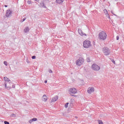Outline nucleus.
Masks as SVG:
<instances>
[{
	"mask_svg": "<svg viewBox=\"0 0 124 124\" xmlns=\"http://www.w3.org/2000/svg\"><path fill=\"white\" fill-rule=\"evenodd\" d=\"M87 62H91V59H88Z\"/></svg>",
	"mask_w": 124,
	"mask_h": 124,
	"instance_id": "nucleus-30",
	"label": "nucleus"
},
{
	"mask_svg": "<svg viewBox=\"0 0 124 124\" xmlns=\"http://www.w3.org/2000/svg\"><path fill=\"white\" fill-rule=\"evenodd\" d=\"M112 62H113V63H115V61L114 60H112Z\"/></svg>",
	"mask_w": 124,
	"mask_h": 124,
	"instance_id": "nucleus-33",
	"label": "nucleus"
},
{
	"mask_svg": "<svg viewBox=\"0 0 124 124\" xmlns=\"http://www.w3.org/2000/svg\"><path fill=\"white\" fill-rule=\"evenodd\" d=\"M84 62V59L82 58H80L78 60H77L76 63L77 65H81L82 63Z\"/></svg>",
	"mask_w": 124,
	"mask_h": 124,
	"instance_id": "nucleus-5",
	"label": "nucleus"
},
{
	"mask_svg": "<svg viewBox=\"0 0 124 124\" xmlns=\"http://www.w3.org/2000/svg\"><path fill=\"white\" fill-rule=\"evenodd\" d=\"M83 47L84 48H89V47H91V42L89 40L84 41Z\"/></svg>",
	"mask_w": 124,
	"mask_h": 124,
	"instance_id": "nucleus-3",
	"label": "nucleus"
},
{
	"mask_svg": "<svg viewBox=\"0 0 124 124\" xmlns=\"http://www.w3.org/2000/svg\"><path fill=\"white\" fill-rule=\"evenodd\" d=\"M4 6L5 7H7L8 6L7 5H5Z\"/></svg>",
	"mask_w": 124,
	"mask_h": 124,
	"instance_id": "nucleus-36",
	"label": "nucleus"
},
{
	"mask_svg": "<svg viewBox=\"0 0 124 124\" xmlns=\"http://www.w3.org/2000/svg\"><path fill=\"white\" fill-rule=\"evenodd\" d=\"M26 19H27L26 17H24V18L23 19V20H21L20 21L21 23H23V22H24V21L26 20Z\"/></svg>",
	"mask_w": 124,
	"mask_h": 124,
	"instance_id": "nucleus-21",
	"label": "nucleus"
},
{
	"mask_svg": "<svg viewBox=\"0 0 124 124\" xmlns=\"http://www.w3.org/2000/svg\"><path fill=\"white\" fill-rule=\"evenodd\" d=\"M58 99H59L58 96H55V97H52V98L51 100V102H56V101H57V100H58Z\"/></svg>",
	"mask_w": 124,
	"mask_h": 124,
	"instance_id": "nucleus-9",
	"label": "nucleus"
},
{
	"mask_svg": "<svg viewBox=\"0 0 124 124\" xmlns=\"http://www.w3.org/2000/svg\"><path fill=\"white\" fill-rule=\"evenodd\" d=\"M111 13H112V14H113V15H114V16H116V15L113 13V11H111Z\"/></svg>",
	"mask_w": 124,
	"mask_h": 124,
	"instance_id": "nucleus-31",
	"label": "nucleus"
},
{
	"mask_svg": "<svg viewBox=\"0 0 124 124\" xmlns=\"http://www.w3.org/2000/svg\"><path fill=\"white\" fill-rule=\"evenodd\" d=\"M98 122L99 124H103V122L101 120H98Z\"/></svg>",
	"mask_w": 124,
	"mask_h": 124,
	"instance_id": "nucleus-20",
	"label": "nucleus"
},
{
	"mask_svg": "<svg viewBox=\"0 0 124 124\" xmlns=\"http://www.w3.org/2000/svg\"><path fill=\"white\" fill-rule=\"evenodd\" d=\"M77 93V90L74 88H70L69 89V93L70 94H75V93Z\"/></svg>",
	"mask_w": 124,
	"mask_h": 124,
	"instance_id": "nucleus-6",
	"label": "nucleus"
},
{
	"mask_svg": "<svg viewBox=\"0 0 124 124\" xmlns=\"http://www.w3.org/2000/svg\"><path fill=\"white\" fill-rule=\"evenodd\" d=\"M46 83H47V80H45V84H46Z\"/></svg>",
	"mask_w": 124,
	"mask_h": 124,
	"instance_id": "nucleus-35",
	"label": "nucleus"
},
{
	"mask_svg": "<svg viewBox=\"0 0 124 124\" xmlns=\"http://www.w3.org/2000/svg\"><path fill=\"white\" fill-rule=\"evenodd\" d=\"M93 92H94V88H90V89L87 91V92L88 93H93Z\"/></svg>",
	"mask_w": 124,
	"mask_h": 124,
	"instance_id": "nucleus-10",
	"label": "nucleus"
},
{
	"mask_svg": "<svg viewBox=\"0 0 124 124\" xmlns=\"http://www.w3.org/2000/svg\"><path fill=\"white\" fill-rule=\"evenodd\" d=\"M92 68L94 71H98L100 69V67L98 66L97 64H93L92 65Z\"/></svg>",
	"mask_w": 124,
	"mask_h": 124,
	"instance_id": "nucleus-4",
	"label": "nucleus"
},
{
	"mask_svg": "<svg viewBox=\"0 0 124 124\" xmlns=\"http://www.w3.org/2000/svg\"><path fill=\"white\" fill-rule=\"evenodd\" d=\"M47 99H48L47 98V96H46V95H44L43 96V101H45L46 102V101H47Z\"/></svg>",
	"mask_w": 124,
	"mask_h": 124,
	"instance_id": "nucleus-13",
	"label": "nucleus"
},
{
	"mask_svg": "<svg viewBox=\"0 0 124 124\" xmlns=\"http://www.w3.org/2000/svg\"><path fill=\"white\" fill-rule=\"evenodd\" d=\"M5 87L6 89H7V90H11V87H8L6 84H5Z\"/></svg>",
	"mask_w": 124,
	"mask_h": 124,
	"instance_id": "nucleus-16",
	"label": "nucleus"
},
{
	"mask_svg": "<svg viewBox=\"0 0 124 124\" xmlns=\"http://www.w3.org/2000/svg\"><path fill=\"white\" fill-rule=\"evenodd\" d=\"M32 122H33V121H32V119L30 120L29 121L30 124H31V123H32Z\"/></svg>",
	"mask_w": 124,
	"mask_h": 124,
	"instance_id": "nucleus-29",
	"label": "nucleus"
},
{
	"mask_svg": "<svg viewBox=\"0 0 124 124\" xmlns=\"http://www.w3.org/2000/svg\"><path fill=\"white\" fill-rule=\"evenodd\" d=\"M12 88H15V85H12Z\"/></svg>",
	"mask_w": 124,
	"mask_h": 124,
	"instance_id": "nucleus-34",
	"label": "nucleus"
},
{
	"mask_svg": "<svg viewBox=\"0 0 124 124\" xmlns=\"http://www.w3.org/2000/svg\"><path fill=\"white\" fill-rule=\"evenodd\" d=\"M30 31V29L29 28V27H26L25 29H24V32L27 33L29 32Z\"/></svg>",
	"mask_w": 124,
	"mask_h": 124,
	"instance_id": "nucleus-14",
	"label": "nucleus"
},
{
	"mask_svg": "<svg viewBox=\"0 0 124 124\" xmlns=\"http://www.w3.org/2000/svg\"><path fill=\"white\" fill-rule=\"evenodd\" d=\"M64 1V0H56V2L57 3H59V4H61V3H62Z\"/></svg>",
	"mask_w": 124,
	"mask_h": 124,
	"instance_id": "nucleus-11",
	"label": "nucleus"
},
{
	"mask_svg": "<svg viewBox=\"0 0 124 124\" xmlns=\"http://www.w3.org/2000/svg\"><path fill=\"white\" fill-rule=\"evenodd\" d=\"M102 51L105 56H109L110 55V49L108 47H103Z\"/></svg>",
	"mask_w": 124,
	"mask_h": 124,
	"instance_id": "nucleus-2",
	"label": "nucleus"
},
{
	"mask_svg": "<svg viewBox=\"0 0 124 124\" xmlns=\"http://www.w3.org/2000/svg\"><path fill=\"white\" fill-rule=\"evenodd\" d=\"M68 104H69V103H66L65 104V106H64L65 108H67L68 107Z\"/></svg>",
	"mask_w": 124,
	"mask_h": 124,
	"instance_id": "nucleus-17",
	"label": "nucleus"
},
{
	"mask_svg": "<svg viewBox=\"0 0 124 124\" xmlns=\"http://www.w3.org/2000/svg\"><path fill=\"white\" fill-rule=\"evenodd\" d=\"M35 1H39V0H34Z\"/></svg>",
	"mask_w": 124,
	"mask_h": 124,
	"instance_id": "nucleus-37",
	"label": "nucleus"
},
{
	"mask_svg": "<svg viewBox=\"0 0 124 124\" xmlns=\"http://www.w3.org/2000/svg\"><path fill=\"white\" fill-rule=\"evenodd\" d=\"M31 58H32V60H34V59H36V56L34 55V56H32Z\"/></svg>",
	"mask_w": 124,
	"mask_h": 124,
	"instance_id": "nucleus-23",
	"label": "nucleus"
},
{
	"mask_svg": "<svg viewBox=\"0 0 124 124\" xmlns=\"http://www.w3.org/2000/svg\"><path fill=\"white\" fill-rule=\"evenodd\" d=\"M106 16H107L108 18H110V16L109 15V14H108V13H107L106 14Z\"/></svg>",
	"mask_w": 124,
	"mask_h": 124,
	"instance_id": "nucleus-18",
	"label": "nucleus"
},
{
	"mask_svg": "<svg viewBox=\"0 0 124 124\" xmlns=\"http://www.w3.org/2000/svg\"><path fill=\"white\" fill-rule=\"evenodd\" d=\"M27 3H28V4H31V0H28V1H27Z\"/></svg>",
	"mask_w": 124,
	"mask_h": 124,
	"instance_id": "nucleus-24",
	"label": "nucleus"
},
{
	"mask_svg": "<svg viewBox=\"0 0 124 124\" xmlns=\"http://www.w3.org/2000/svg\"><path fill=\"white\" fill-rule=\"evenodd\" d=\"M3 63L5 64V65H6V66H7V62L6 61H4Z\"/></svg>",
	"mask_w": 124,
	"mask_h": 124,
	"instance_id": "nucleus-22",
	"label": "nucleus"
},
{
	"mask_svg": "<svg viewBox=\"0 0 124 124\" xmlns=\"http://www.w3.org/2000/svg\"><path fill=\"white\" fill-rule=\"evenodd\" d=\"M120 37H119V36H116V40H119Z\"/></svg>",
	"mask_w": 124,
	"mask_h": 124,
	"instance_id": "nucleus-28",
	"label": "nucleus"
},
{
	"mask_svg": "<svg viewBox=\"0 0 124 124\" xmlns=\"http://www.w3.org/2000/svg\"><path fill=\"white\" fill-rule=\"evenodd\" d=\"M78 31L79 34H80V35H81V36H84V35H85V36H87V34L84 33L81 29H78Z\"/></svg>",
	"mask_w": 124,
	"mask_h": 124,
	"instance_id": "nucleus-8",
	"label": "nucleus"
},
{
	"mask_svg": "<svg viewBox=\"0 0 124 124\" xmlns=\"http://www.w3.org/2000/svg\"><path fill=\"white\" fill-rule=\"evenodd\" d=\"M107 38V34L104 31L100 32L98 34V39L99 40H105Z\"/></svg>",
	"mask_w": 124,
	"mask_h": 124,
	"instance_id": "nucleus-1",
	"label": "nucleus"
},
{
	"mask_svg": "<svg viewBox=\"0 0 124 124\" xmlns=\"http://www.w3.org/2000/svg\"><path fill=\"white\" fill-rule=\"evenodd\" d=\"M40 6H41L42 7H43L44 8H46V6H45V4H44V2H41L40 3Z\"/></svg>",
	"mask_w": 124,
	"mask_h": 124,
	"instance_id": "nucleus-12",
	"label": "nucleus"
},
{
	"mask_svg": "<svg viewBox=\"0 0 124 124\" xmlns=\"http://www.w3.org/2000/svg\"><path fill=\"white\" fill-rule=\"evenodd\" d=\"M48 72L49 73H53V71H52V70L50 69V70H49Z\"/></svg>",
	"mask_w": 124,
	"mask_h": 124,
	"instance_id": "nucleus-26",
	"label": "nucleus"
},
{
	"mask_svg": "<svg viewBox=\"0 0 124 124\" xmlns=\"http://www.w3.org/2000/svg\"><path fill=\"white\" fill-rule=\"evenodd\" d=\"M14 116H15V114L13 113V114H12V117H14Z\"/></svg>",
	"mask_w": 124,
	"mask_h": 124,
	"instance_id": "nucleus-32",
	"label": "nucleus"
},
{
	"mask_svg": "<svg viewBox=\"0 0 124 124\" xmlns=\"http://www.w3.org/2000/svg\"><path fill=\"white\" fill-rule=\"evenodd\" d=\"M11 15H12V11L10 10H7L6 12V17H7V18H10Z\"/></svg>",
	"mask_w": 124,
	"mask_h": 124,
	"instance_id": "nucleus-7",
	"label": "nucleus"
},
{
	"mask_svg": "<svg viewBox=\"0 0 124 124\" xmlns=\"http://www.w3.org/2000/svg\"><path fill=\"white\" fill-rule=\"evenodd\" d=\"M104 13H108V11H107V10H106V9H104Z\"/></svg>",
	"mask_w": 124,
	"mask_h": 124,
	"instance_id": "nucleus-25",
	"label": "nucleus"
},
{
	"mask_svg": "<svg viewBox=\"0 0 124 124\" xmlns=\"http://www.w3.org/2000/svg\"><path fill=\"white\" fill-rule=\"evenodd\" d=\"M4 80L6 82H10L11 80L9 78H7V77H4Z\"/></svg>",
	"mask_w": 124,
	"mask_h": 124,
	"instance_id": "nucleus-15",
	"label": "nucleus"
},
{
	"mask_svg": "<svg viewBox=\"0 0 124 124\" xmlns=\"http://www.w3.org/2000/svg\"><path fill=\"white\" fill-rule=\"evenodd\" d=\"M32 121L33 122H36V121H37V118H34L32 119Z\"/></svg>",
	"mask_w": 124,
	"mask_h": 124,
	"instance_id": "nucleus-19",
	"label": "nucleus"
},
{
	"mask_svg": "<svg viewBox=\"0 0 124 124\" xmlns=\"http://www.w3.org/2000/svg\"><path fill=\"white\" fill-rule=\"evenodd\" d=\"M4 123L5 124H9V122H7V121H4Z\"/></svg>",
	"mask_w": 124,
	"mask_h": 124,
	"instance_id": "nucleus-27",
	"label": "nucleus"
}]
</instances>
